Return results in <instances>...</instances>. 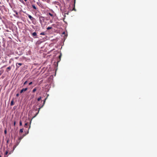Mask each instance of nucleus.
Returning <instances> with one entry per match:
<instances>
[{
  "label": "nucleus",
  "mask_w": 157,
  "mask_h": 157,
  "mask_svg": "<svg viewBox=\"0 0 157 157\" xmlns=\"http://www.w3.org/2000/svg\"><path fill=\"white\" fill-rule=\"evenodd\" d=\"M40 22L41 24H42L43 22L44 21V17L42 16H41L39 17Z\"/></svg>",
  "instance_id": "f257e3e1"
},
{
  "label": "nucleus",
  "mask_w": 157,
  "mask_h": 157,
  "mask_svg": "<svg viewBox=\"0 0 157 157\" xmlns=\"http://www.w3.org/2000/svg\"><path fill=\"white\" fill-rule=\"evenodd\" d=\"M13 11L16 14H13L14 16L16 17H17L18 18H19V17L17 16L18 14V13L15 10H13Z\"/></svg>",
  "instance_id": "f03ea898"
},
{
  "label": "nucleus",
  "mask_w": 157,
  "mask_h": 157,
  "mask_svg": "<svg viewBox=\"0 0 157 157\" xmlns=\"http://www.w3.org/2000/svg\"><path fill=\"white\" fill-rule=\"evenodd\" d=\"M27 89H28V88H25L22 89V90H21L20 92V93L21 94L24 91H26L27 90Z\"/></svg>",
  "instance_id": "7ed1b4c3"
},
{
  "label": "nucleus",
  "mask_w": 157,
  "mask_h": 157,
  "mask_svg": "<svg viewBox=\"0 0 157 157\" xmlns=\"http://www.w3.org/2000/svg\"><path fill=\"white\" fill-rule=\"evenodd\" d=\"M27 15H28V17H29L31 21L35 19L30 15L29 14H27Z\"/></svg>",
  "instance_id": "20e7f679"
},
{
  "label": "nucleus",
  "mask_w": 157,
  "mask_h": 157,
  "mask_svg": "<svg viewBox=\"0 0 157 157\" xmlns=\"http://www.w3.org/2000/svg\"><path fill=\"white\" fill-rule=\"evenodd\" d=\"M18 64V65H19V66H21L22 65V64L21 63H17L16 64V67L17 68H18L19 67V66H18L17 65V64Z\"/></svg>",
  "instance_id": "39448f33"
},
{
  "label": "nucleus",
  "mask_w": 157,
  "mask_h": 157,
  "mask_svg": "<svg viewBox=\"0 0 157 157\" xmlns=\"http://www.w3.org/2000/svg\"><path fill=\"white\" fill-rule=\"evenodd\" d=\"M37 35V34H36V32H34V33H32V35L33 36H36Z\"/></svg>",
  "instance_id": "423d86ee"
},
{
  "label": "nucleus",
  "mask_w": 157,
  "mask_h": 157,
  "mask_svg": "<svg viewBox=\"0 0 157 157\" xmlns=\"http://www.w3.org/2000/svg\"><path fill=\"white\" fill-rule=\"evenodd\" d=\"M48 14H49V15H50L51 17H52V18H53L54 17V16L52 14H51V13H48Z\"/></svg>",
  "instance_id": "0eeeda50"
},
{
  "label": "nucleus",
  "mask_w": 157,
  "mask_h": 157,
  "mask_svg": "<svg viewBox=\"0 0 157 157\" xmlns=\"http://www.w3.org/2000/svg\"><path fill=\"white\" fill-rule=\"evenodd\" d=\"M13 105V100L11 101L10 103V105Z\"/></svg>",
  "instance_id": "6e6552de"
},
{
  "label": "nucleus",
  "mask_w": 157,
  "mask_h": 157,
  "mask_svg": "<svg viewBox=\"0 0 157 157\" xmlns=\"http://www.w3.org/2000/svg\"><path fill=\"white\" fill-rule=\"evenodd\" d=\"M32 6L34 9L36 10V8L34 5H32Z\"/></svg>",
  "instance_id": "1a4fd4ad"
},
{
  "label": "nucleus",
  "mask_w": 157,
  "mask_h": 157,
  "mask_svg": "<svg viewBox=\"0 0 157 157\" xmlns=\"http://www.w3.org/2000/svg\"><path fill=\"white\" fill-rule=\"evenodd\" d=\"M23 132V129H21L20 130V132L22 133Z\"/></svg>",
  "instance_id": "9d476101"
},
{
  "label": "nucleus",
  "mask_w": 157,
  "mask_h": 157,
  "mask_svg": "<svg viewBox=\"0 0 157 157\" xmlns=\"http://www.w3.org/2000/svg\"><path fill=\"white\" fill-rule=\"evenodd\" d=\"M36 90V88H34L33 90V92H35Z\"/></svg>",
  "instance_id": "9b49d317"
},
{
  "label": "nucleus",
  "mask_w": 157,
  "mask_h": 157,
  "mask_svg": "<svg viewBox=\"0 0 157 157\" xmlns=\"http://www.w3.org/2000/svg\"><path fill=\"white\" fill-rule=\"evenodd\" d=\"M11 68V67L10 66H9V67H8L7 68V69H8L9 70H10Z\"/></svg>",
  "instance_id": "f8f14e48"
},
{
  "label": "nucleus",
  "mask_w": 157,
  "mask_h": 157,
  "mask_svg": "<svg viewBox=\"0 0 157 157\" xmlns=\"http://www.w3.org/2000/svg\"><path fill=\"white\" fill-rule=\"evenodd\" d=\"M52 29V27H48L47 28V30H49Z\"/></svg>",
  "instance_id": "ddd939ff"
},
{
  "label": "nucleus",
  "mask_w": 157,
  "mask_h": 157,
  "mask_svg": "<svg viewBox=\"0 0 157 157\" xmlns=\"http://www.w3.org/2000/svg\"><path fill=\"white\" fill-rule=\"evenodd\" d=\"M23 136H20V137H19V140H21V139H22V138H23Z\"/></svg>",
  "instance_id": "4468645a"
},
{
  "label": "nucleus",
  "mask_w": 157,
  "mask_h": 157,
  "mask_svg": "<svg viewBox=\"0 0 157 157\" xmlns=\"http://www.w3.org/2000/svg\"><path fill=\"white\" fill-rule=\"evenodd\" d=\"M41 97H40L38 98L37 99V100L38 101H40V100L41 99Z\"/></svg>",
  "instance_id": "2eb2a0df"
},
{
  "label": "nucleus",
  "mask_w": 157,
  "mask_h": 157,
  "mask_svg": "<svg viewBox=\"0 0 157 157\" xmlns=\"http://www.w3.org/2000/svg\"><path fill=\"white\" fill-rule=\"evenodd\" d=\"M44 34H45L44 32H42L40 33V35H44Z\"/></svg>",
  "instance_id": "dca6fc26"
},
{
  "label": "nucleus",
  "mask_w": 157,
  "mask_h": 157,
  "mask_svg": "<svg viewBox=\"0 0 157 157\" xmlns=\"http://www.w3.org/2000/svg\"><path fill=\"white\" fill-rule=\"evenodd\" d=\"M8 153V151H6L5 153V155H7Z\"/></svg>",
  "instance_id": "f3484780"
},
{
  "label": "nucleus",
  "mask_w": 157,
  "mask_h": 157,
  "mask_svg": "<svg viewBox=\"0 0 157 157\" xmlns=\"http://www.w3.org/2000/svg\"><path fill=\"white\" fill-rule=\"evenodd\" d=\"M46 99H45L44 100V103H43V105L42 106V107L44 105V104H45V100H46Z\"/></svg>",
  "instance_id": "a211bd4d"
},
{
  "label": "nucleus",
  "mask_w": 157,
  "mask_h": 157,
  "mask_svg": "<svg viewBox=\"0 0 157 157\" xmlns=\"http://www.w3.org/2000/svg\"><path fill=\"white\" fill-rule=\"evenodd\" d=\"M22 125V122H21V121H20V126H21V125Z\"/></svg>",
  "instance_id": "6ab92c4d"
},
{
  "label": "nucleus",
  "mask_w": 157,
  "mask_h": 157,
  "mask_svg": "<svg viewBox=\"0 0 157 157\" xmlns=\"http://www.w3.org/2000/svg\"><path fill=\"white\" fill-rule=\"evenodd\" d=\"M42 107H40L39 108V110H38V112L36 114V115H37L38 113H39V111L40 110V109L41 108H42Z\"/></svg>",
  "instance_id": "aec40b11"
},
{
  "label": "nucleus",
  "mask_w": 157,
  "mask_h": 157,
  "mask_svg": "<svg viewBox=\"0 0 157 157\" xmlns=\"http://www.w3.org/2000/svg\"><path fill=\"white\" fill-rule=\"evenodd\" d=\"M27 82V81H26L24 83V85H25V84H26Z\"/></svg>",
  "instance_id": "412c9836"
},
{
  "label": "nucleus",
  "mask_w": 157,
  "mask_h": 157,
  "mask_svg": "<svg viewBox=\"0 0 157 157\" xmlns=\"http://www.w3.org/2000/svg\"><path fill=\"white\" fill-rule=\"evenodd\" d=\"M4 133L6 134L7 133V131L6 130H5L4 131Z\"/></svg>",
  "instance_id": "4be33fe9"
},
{
  "label": "nucleus",
  "mask_w": 157,
  "mask_h": 157,
  "mask_svg": "<svg viewBox=\"0 0 157 157\" xmlns=\"http://www.w3.org/2000/svg\"><path fill=\"white\" fill-rule=\"evenodd\" d=\"M32 83H33L32 82H29V85H31L32 84Z\"/></svg>",
  "instance_id": "5701e85b"
},
{
  "label": "nucleus",
  "mask_w": 157,
  "mask_h": 157,
  "mask_svg": "<svg viewBox=\"0 0 157 157\" xmlns=\"http://www.w3.org/2000/svg\"><path fill=\"white\" fill-rule=\"evenodd\" d=\"M28 124L27 123H26L25 124V127H26V126Z\"/></svg>",
  "instance_id": "b1692460"
},
{
  "label": "nucleus",
  "mask_w": 157,
  "mask_h": 157,
  "mask_svg": "<svg viewBox=\"0 0 157 157\" xmlns=\"http://www.w3.org/2000/svg\"><path fill=\"white\" fill-rule=\"evenodd\" d=\"M15 124H16V122L15 121H14V123H13V125H14V126H15Z\"/></svg>",
  "instance_id": "393cba45"
},
{
  "label": "nucleus",
  "mask_w": 157,
  "mask_h": 157,
  "mask_svg": "<svg viewBox=\"0 0 157 157\" xmlns=\"http://www.w3.org/2000/svg\"><path fill=\"white\" fill-rule=\"evenodd\" d=\"M19 1L22 3L23 2V0H19Z\"/></svg>",
  "instance_id": "a878e982"
},
{
  "label": "nucleus",
  "mask_w": 157,
  "mask_h": 157,
  "mask_svg": "<svg viewBox=\"0 0 157 157\" xmlns=\"http://www.w3.org/2000/svg\"><path fill=\"white\" fill-rule=\"evenodd\" d=\"M19 95V94H16V96L17 97Z\"/></svg>",
  "instance_id": "bb28decb"
},
{
  "label": "nucleus",
  "mask_w": 157,
  "mask_h": 157,
  "mask_svg": "<svg viewBox=\"0 0 157 157\" xmlns=\"http://www.w3.org/2000/svg\"><path fill=\"white\" fill-rule=\"evenodd\" d=\"M26 135V134H24V135H23V136H23V137H24V136H25Z\"/></svg>",
  "instance_id": "cd10ccee"
},
{
  "label": "nucleus",
  "mask_w": 157,
  "mask_h": 157,
  "mask_svg": "<svg viewBox=\"0 0 157 157\" xmlns=\"http://www.w3.org/2000/svg\"><path fill=\"white\" fill-rule=\"evenodd\" d=\"M29 133V131H28V132H27V133L26 134H28Z\"/></svg>",
  "instance_id": "c85d7f7f"
},
{
  "label": "nucleus",
  "mask_w": 157,
  "mask_h": 157,
  "mask_svg": "<svg viewBox=\"0 0 157 157\" xmlns=\"http://www.w3.org/2000/svg\"><path fill=\"white\" fill-rule=\"evenodd\" d=\"M61 56V55H60L59 56V58H60Z\"/></svg>",
  "instance_id": "c756f323"
},
{
  "label": "nucleus",
  "mask_w": 157,
  "mask_h": 157,
  "mask_svg": "<svg viewBox=\"0 0 157 157\" xmlns=\"http://www.w3.org/2000/svg\"><path fill=\"white\" fill-rule=\"evenodd\" d=\"M25 1H27V0H24Z\"/></svg>",
  "instance_id": "7c9ffc66"
},
{
  "label": "nucleus",
  "mask_w": 157,
  "mask_h": 157,
  "mask_svg": "<svg viewBox=\"0 0 157 157\" xmlns=\"http://www.w3.org/2000/svg\"><path fill=\"white\" fill-rule=\"evenodd\" d=\"M14 148H13V150H14Z\"/></svg>",
  "instance_id": "2f4dec72"
},
{
  "label": "nucleus",
  "mask_w": 157,
  "mask_h": 157,
  "mask_svg": "<svg viewBox=\"0 0 157 157\" xmlns=\"http://www.w3.org/2000/svg\"><path fill=\"white\" fill-rule=\"evenodd\" d=\"M0 157H1V155H0Z\"/></svg>",
  "instance_id": "473e14b6"
},
{
  "label": "nucleus",
  "mask_w": 157,
  "mask_h": 157,
  "mask_svg": "<svg viewBox=\"0 0 157 157\" xmlns=\"http://www.w3.org/2000/svg\"><path fill=\"white\" fill-rule=\"evenodd\" d=\"M6 66H4V67H5Z\"/></svg>",
  "instance_id": "72a5a7b5"
},
{
  "label": "nucleus",
  "mask_w": 157,
  "mask_h": 157,
  "mask_svg": "<svg viewBox=\"0 0 157 157\" xmlns=\"http://www.w3.org/2000/svg\"><path fill=\"white\" fill-rule=\"evenodd\" d=\"M30 128V126L29 127V129Z\"/></svg>",
  "instance_id": "f704fd0d"
}]
</instances>
